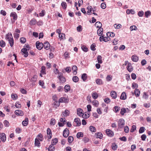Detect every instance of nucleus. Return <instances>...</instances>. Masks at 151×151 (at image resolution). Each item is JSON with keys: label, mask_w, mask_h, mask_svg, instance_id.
<instances>
[{"label": "nucleus", "mask_w": 151, "mask_h": 151, "mask_svg": "<svg viewBox=\"0 0 151 151\" xmlns=\"http://www.w3.org/2000/svg\"><path fill=\"white\" fill-rule=\"evenodd\" d=\"M59 37L60 39V40L61 41L62 40L65 39V35L63 33L59 34Z\"/></svg>", "instance_id": "412c9836"}, {"label": "nucleus", "mask_w": 151, "mask_h": 151, "mask_svg": "<svg viewBox=\"0 0 151 151\" xmlns=\"http://www.w3.org/2000/svg\"><path fill=\"white\" fill-rule=\"evenodd\" d=\"M74 126H79L81 125L80 120L78 118H76L74 120L73 123Z\"/></svg>", "instance_id": "20e7f679"}, {"label": "nucleus", "mask_w": 151, "mask_h": 151, "mask_svg": "<svg viewBox=\"0 0 151 151\" xmlns=\"http://www.w3.org/2000/svg\"><path fill=\"white\" fill-rule=\"evenodd\" d=\"M134 93L135 96L137 97L139 96L140 93V91L139 89L137 88L135 89Z\"/></svg>", "instance_id": "f3484780"}, {"label": "nucleus", "mask_w": 151, "mask_h": 151, "mask_svg": "<svg viewBox=\"0 0 151 151\" xmlns=\"http://www.w3.org/2000/svg\"><path fill=\"white\" fill-rule=\"evenodd\" d=\"M35 146L40 147V141L38 139H35Z\"/></svg>", "instance_id": "bb28decb"}, {"label": "nucleus", "mask_w": 151, "mask_h": 151, "mask_svg": "<svg viewBox=\"0 0 151 151\" xmlns=\"http://www.w3.org/2000/svg\"><path fill=\"white\" fill-rule=\"evenodd\" d=\"M97 60L99 63L101 64L102 63V57L101 55H99L98 56Z\"/></svg>", "instance_id": "ea45409f"}, {"label": "nucleus", "mask_w": 151, "mask_h": 151, "mask_svg": "<svg viewBox=\"0 0 151 151\" xmlns=\"http://www.w3.org/2000/svg\"><path fill=\"white\" fill-rule=\"evenodd\" d=\"M127 110H129L128 108H122L121 109L120 111V114L122 115H123L124 114L127 112Z\"/></svg>", "instance_id": "6ab92c4d"}, {"label": "nucleus", "mask_w": 151, "mask_h": 151, "mask_svg": "<svg viewBox=\"0 0 151 151\" xmlns=\"http://www.w3.org/2000/svg\"><path fill=\"white\" fill-rule=\"evenodd\" d=\"M62 114H63V115L64 116H67L69 114V111L67 110H66L64 112H63Z\"/></svg>", "instance_id": "6e6d98bb"}, {"label": "nucleus", "mask_w": 151, "mask_h": 151, "mask_svg": "<svg viewBox=\"0 0 151 151\" xmlns=\"http://www.w3.org/2000/svg\"><path fill=\"white\" fill-rule=\"evenodd\" d=\"M127 70L129 72H131L133 70V68L130 63H129L127 67Z\"/></svg>", "instance_id": "4468645a"}, {"label": "nucleus", "mask_w": 151, "mask_h": 151, "mask_svg": "<svg viewBox=\"0 0 151 151\" xmlns=\"http://www.w3.org/2000/svg\"><path fill=\"white\" fill-rule=\"evenodd\" d=\"M66 123V120L65 119H64L63 121V122L61 123L60 122H59L58 123V124L59 126L60 127H63L64 126V124H65Z\"/></svg>", "instance_id": "a18cd8bd"}, {"label": "nucleus", "mask_w": 151, "mask_h": 151, "mask_svg": "<svg viewBox=\"0 0 151 151\" xmlns=\"http://www.w3.org/2000/svg\"><path fill=\"white\" fill-rule=\"evenodd\" d=\"M6 39L9 42L10 46L12 47L14 45V41L11 34L8 33L6 35Z\"/></svg>", "instance_id": "f257e3e1"}, {"label": "nucleus", "mask_w": 151, "mask_h": 151, "mask_svg": "<svg viewBox=\"0 0 151 151\" xmlns=\"http://www.w3.org/2000/svg\"><path fill=\"white\" fill-rule=\"evenodd\" d=\"M61 5L64 9H66L67 7V5L65 2H63L61 4Z\"/></svg>", "instance_id": "680f3d73"}, {"label": "nucleus", "mask_w": 151, "mask_h": 151, "mask_svg": "<svg viewBox=\"0 0 151 151\" xmlns=\"http://www.w3.org/2000/svg\"><path fill=\"white\" fill-rule=\"evenodd\" d=\"M20 41L21 43H24L26 42V40L25 38L22 37L20 38Z\"/></svg>", "instance_id": "13d9d810"}, {"label": "nucleus", "mask_w": 151, "mask_h": 151, "mask_svg": "<svg viewBox=\"0 0 151 151\" xmlns=\"http://www.w3.org/2000/svg\"><path fill=\"white\" fill-rule=\"evenodd\" d=\"M126 95L125 93L123 92L122 93L120 98L121 99L124 100L126 99Z\"/></svg>", "instance_id": "4be33fe9"}, {"label": "nucleus", "mask_w": 151, "mask_h": 151, "mask_svg": "<svg viewBox=\"0 0 151 151\" xmlns=\"http://www.w3.org/2000/svg\"><path fill=\"white\" fill-rule=\"evenodd\" d=\"M97 138H99L101 139L103 137V134L101 132H98L97 133L95 134Z\"/></svg>", "instance_id": "c85d7f7f"}, {"label": "nucleus", "mask_w": 151, "mask_h": 151, "mask_svg": "<svg viewBox=\"0 0 151 151\" xmlns=\"http://www.w3.org/2000/svg\"><path fill=\"white\" fill-rule=\"evenodd\" d=\"M73 80L75 82H77L79 81V78L77 76H74L73 78Z\"/></svg>", "instance_id": "603ef678"}, {"label": "nucleus", "mask_w": 151, "mask_h": 151, "mask_svg": "<svg viewBox=\"0 0 151 151\" xmlns=\"http://www.w3.org/2000/svg\"><path fill=\"white\" fill-rule=\"evenodd\" d=\"M47 136L49 139H50L52 138V132L51 129L50 128H48L47 130Z\"/></svg>", "instance_id": "9d476101"}, {"label": "nucleus", "mask_w": 151, "mask_h": 151, "mask_svg": "<svg viewBox=\"0 0 151 151\" xmlns=\"http://www.w3.org/2000/svg\"><path fill=\"white\" fill-rule=\"evenodd\" d=\"M89 129L90 131L92 132H96V128L93 126H90L89 127Z\"/></svg>", "instance_id": "49530a36"}, {"label": "nucleus", "mask_w": 151, "mask_h": 151, "mask_svg": "<svg viewBox=\"0 0 151 151\" xmlns=\"http://www.w3.org/2000/svg\"><path fill=\"white\" fill-rule=\"evenodd\" d=\"M106 35L109 37H113L115 36V34L113 32H108L107 33Z\"/></svg>", "instance_id": "72a5a7b5"}, {"label": "nucleus", "mask_w": 151, "mask_h": 151, "mask_svg": "<svg viewBox=\"0 0 151 151\" xmlns=\"http://www.w3.org/2000/svg\"><path fill=\"white\" fill-rule=\"evenodd\" d=\"M92 98L94 99H96L98 97V93L96 92H93L91 94Z\"/></svg>", "instance_id": "a878e982"}, {"label": "nucleus", "mask_w": 151, "mask_h": 151, "mask_svg": "<svg viewBox=\"0 0 151 151\" xmlns=\"http://www.w3.org/2000/svg\"><path fill=\"white\" fill-rule=\"evenodd\" d=\"M96 45L95 44H92L91 46V49L93 51H94L96 50L95 48Z\"/></svg>", "instance_id": "338daca9"}, {"label": "nucleus", "mask_w": 151, "mask_h": 151, "mask_svg": "<svg viewBox=\"0 0 151 151\" xmlns=\"http://www.w3.org/2000/svg\"><path fill=\"white\" fill-rule=\"evenodd\" d=\"M110 95L114 99H116V92L112 91L110 92Z\"/></svg>", "instance_id": "a211bd4d"}, {"label": "nucleus", "mask_w": 151, "mask_h": 151, "mask_svg": "<svg viewBox=\"0 0 151 151\" xmlns=\"http://www.w3.org/2000/svg\"><path fill=\"white\" fill-rule=\"evenodd\" d=\"M21 51L22 52V55H24V56L26 57H27L28 55V53L27 52V49L26 48H24L22 49Z\"/></svg>", "instance_id": "0eeeda50"}, {"label": "nucleus", "mask_w": 151, "mask_h": 151, "mask_svg": "<svg viewBox=\"0 0 151 151\" xmlns=\"http://www.w3.org/2000/svg\"><path fill=\"white\" fill-rule=\"evenodd\" d=\"M104 41L105 42H107V41L110 40L111 39L109 37V36L104 37Z\"/></svg>", "instance_id": "e2e57ef3"}, {"label": "nucleus", "mask_w": 151, "mask_h": 151, "mask_svg": "<svg viewBox=\"0 0 151 151\" xmlns=\"http://www.w3.org/2000/svg\"><path fill=\"white\" fill-rule=\"evenodd\" d=\"M81 78L83 81H85L87 78L86 74V73L83 74L81 76Z\"/></svg>", "instance_id": "58836bf2"}, {"label": "nucleus", "mask_w": 151, "mask_h": 151, "mask_svg": "<svg viewBox=\"0 0 151 151\" xmlns=\"http://www.w3.org/2000/svg\"><path fill=\"white\" fill-rule=\"evenodd\" d=\"M50 44L48 42H44L43 45V47L46 50L49 49L50 48Z\"/></svg>", "instance_id": "f8f14e48"}, {"label": "nucleus", "mask_w": 151, "mask_h": 151, "mask_svg": "<svg viewBox=\"0 0 151 151\" xmlns=\"http://www.w3.org/2000/svg\"><path fill=\"white\" fill-rule=\"evenodd\" d=\"M43 136L42 135L40 134L37 136V138L36 139H38V140L40 141H42L43 140Z\"/></svg>", "instance_id": "c9c22d12"}, {"label": "nucleus", "mask_w": 151, "mask_h": 151, "mask_svg": "<svg viewBox=\"0 0 151 151\" xmlns=\"http://www.w3.org/2000/svg\"><path fill=\"white\" fill-rule=\"evenodd\" d=\"M69 134V130L67 128H66L64 130L63 132V136L65 137H67L68 136Z\"/></svg>", "instance_id": "9b49d317"}, {"label": "nucleus", "mask_w": 151, "mask_h": 151, "mask_svg": "<svg viewBox=\"0 0 151 151\" xmlns=\"http://www.w3.org/2000/svg\"><path fill=\"white\" fill-rule=\"evenodd\" d=\"M93 105L97 107H98L99 105V102L96 100H94L92 102Z\"/></svg>", "instance_id": "cd10ccee"}, {"label": "nucleus", "mask_w": 151, "mask_h": 151, "mask_svg": "<svg viewBox=\"0 0 151 151\" xmlns=\"http://www.w3.org/2000/svg\"><path fill=\"white\" fill-rule=\"evenodd\" d=\"M58 78L62 83H64L65 81V78L63 76L62 73L59 74V76H58Z\"/></svg>", "instance_id": "423d86ee"}, {"label": "nucleus", "mask_w": 151, "mask_h": 151, "mask_svg": "<svg viewBox=\"0 0 151 151\" xmlns=\"http://www.w3.org/2000/svg\"><path fill=\"white\" fill-rule=\"evenodd\" d=\"M103 32V29L101 27L99 28V29L97 31V33L98 35L101 36Z\"/></svg>", "instance_id": "393cba45"}, {"label": "nucleus", "mask_w": 151, "mask_h": 151, "mask_svg": "<svg viewBox=\"0 0 151 151\" xmlns=\"http://www.w3.org/2000/svg\"><path fill=\"white\" fill-rule=\"evenodd\" d=\"M137 29V27L135 25L131 26L130 27V29L131 31L136 30Z\"/></svg>", "instance_id": "c03bdc74"}, {"label": "nucleus", "mask_w": 151, "mask_h": 151, "mask_svg": "<svg viewBox=\"0 0 151 151\" xmlns=\"http://www.w3.org/2000/svg\"><path fill=\"white\" fill-rule=\"evenodd\" d=\"M28 123V118H25V120L24 121H23L22 122V124L24 126H27Z\"/></svg>", "instance_id": "aec40b11"}, {"label": "nucleus", "mask_w": 151, "mask_h": 151, "mask_svg": "<svg viewBox=\"0 0 151 151\" xmlns=\"http://www.w3.org/2000/svg\"><path fill=\"white\" fill-rule=\"evenodd\" d=\"M88 11L87 12V13L88 14L90 15L91 13V11L92 9V6H88L87 7Z\"/></svg>", "instance_id": "c756f323"}, {"label": "nucleus", "mask_w": 151, "mask_h": 151, "mask_svg": "<svg viewBox=\"0 0 151 151\" xmlns=\"http://www.w3.org/2000/svg\"><path fill=\"white\" fill-rule=\"evenodd\" d=\"M112 79V76L110 75H108L106 78V79L108 81H110Z\"/></svg>", "instance_id": "052dcab7"}, {"label": "nucleus", "mask_w": 151, "mask_h": 151, "mask_svg": "<svg viewBox=\"0 0 151 151\" xmlns=\"http://www.w3.org/2000/svg\"><path fill=\"white\" fill-rule=\"evenodd\" d=\"M58 142V139L56 138H55L52 140L51 142V145H55Z\"/></svg>", "instance_id": "2f4dec72"}, {"label": "nucleus", "mask_w": 151, "mask_h": 151, "mask_svg": "<svg viewBox=\"0 0 151 151\" xmlns=\"http://www.w3.org/2000/svg\"><path fill=\"white\" fill-rule=\"evenodd\" d=\"M95 26L97 28H100L102 26V24L100 22H97L95 23Z\"/></svg>", "instance_id": "e433bc0d"}, {"label": "nucleus", "mask_w": 151, "mask_h": 151, "mask_svg": "<svg viewBox=\"0 0 151 151\" xmlns=\"http://www.w3.org/2000/svg\"><path fill=\"white\" fill-rule=\"evenodd\" d=\"M6 43L4 40H1L0 42V46L2 47H3L5 46Z\"/></svg>", "instance_id": "37998d69"}, {"label": "nucleus", "mask_w": 151, "mask_h": 151, "mask_svg": "<svg viewBox=\"0 0 151 151\" xmlns=\"http://www.w3.org/2000/svg\"><path fill=\"white\" fill-rule=\"evenodd\" d=\"M12 98L13 100H16L18 98V96L16 94L12 93L11 95Z\"/></svg>", "instance_id": "5fc2aeb1"}, {"label": "nucleus", "mask_w": 151, "mask_h": 151, "mask_svg": "<svg viewBox=\"0 0 151 151\" xmlns=\"http://www.w3.org/2000/svg\"><path fill=\"white\" fill-rule=\"evenodd\" d=\"M77 70V67L76 65H73L72 68V70L73 71V73L74 75L77 73L76 70Z\"/></svg>", "instance_id": "473e14b6"}, {"label": "nucleus", "mask_w": 151, "mask_h": 151, "mask_svg": "<svg viewBox=\"0 0 151 151\" xmlns=\"http://www.w3.org/2000/svg\"><path fill=\"white\" fill-rule=\"evenodd\" d=\"M145 128L144 127H141L139 130V132L140 133H142L145 131Z\"/></svg>", "instance_id": "bf43d9fd"}, {"label": "nucleus", "mask_w": 151, "mask_h": 151, "mask_svg": "<svg viewBox=\"0 0 151 151\" xmlns=\"http://www.w3.org/2000/svg\"><path fill=\"white\" fill-rule=\"evenodd\" d=\"M55 120L54 119H52L50 121V124L52 125H54L55 124Z\"/></svg>", "instance_id": "0e129e2a"}, {"label": "nucleus", "mask_w": 151, "mask_h": 151, "mask_svg": "<svg viewBox=\"0 0 151 151\" xmlns=\"http://www.w3.org/2000/svg\"><path fill=\"white\" fill-rule=\"evenodd\" d=\"M36 22H37L36 20L34 19H33L31 20V21L30 22L29 24H30L32 25H34L36 24Z\"/></svg>", "instance_id": "a19ab883"}, {"label": "nucleus", "mask_w": 151, "mask_h": 151, "mask_svg": "<svg viewBox=\"0 0 151 151\" xmlns=\"http://www.w3.org/2000/svg\"><path fill=\"white\" fill-rule=\"evenodd\" d=\"M106 134L109 136H112L113 135L112 132L109 129H106Z\"/></svg>", "instance_id": "dca6fc26"}, {"label": "nucleus", "mask_w": 151, "mask_h": 151, "mask_svg": "<svg viewBox=\"0 0 151 151\" xmlns=\"http://www.w3.org/2000/svg\"><path fill=\"white\" fill-rule=\"evenodd\" d=\"M96 82L97 84L99 85H102L103 83L102 80L99 79H96Z\"/></svg>", "instance_id": "79ce46f5"}, {"label": "nucleus", "mask_w": 151, "mask_h": 151, "mask_svg": "<svg viewBox=\"0 0 151 151\" xmlns=\"http://www.w3.org/2000/svg\"><path fill=\"white\" fill-rule=\"evenodd\" d=\"M144 15V12L142 11H139L138 13V15L140 17H142Z\"/></svg>", "instance_id": "774afa93"}, {"label": "nucleus", "mask_w": 151, "mask_h": 151, "mask_svg": "<svg viewBox=\"0 0 151 151\" xmlns=\"http://www.w3.org/2000/svg\"><path fill=\"white\" fill-rule=\"evenodd\" d=\"M150 15H151V13L149 11H147L145 12V16L147 18H148Z\"/></svg>", "instance_id": "3c124183"}, {"label": "nucleus", "mask_w": 151, "mask_h": 151, "mask_svg": "<svg viewBox=\"0 0 151 151\" xmlns=\"http://www.w3.org/2000/svg\"><path fill=\"white\" fill-rule=\"evenodd\" d=\"M73 140V138L72 136H70L68 138V142L70 143H72Z\"/></svg>", "instance_id": "4d7b16f0"}, {"label": "nucleus", "mask_w": 151, "mask_h": 151, "mask_svg": "<svg viewBox=\"0 0 151 151\" xmlns=\"http://www.w3.org/2000/svg\"><path fill=\"white\" fill-rule=\"evenodd\" d=\"M125 121L123 119H119L118 122V127L119 129L122 128L125 125Z\"/></svg>", "instance_id": "f03ea898"}, {"label": "nucleus", "mask_w": 151, "mask_h": 151, "mask_svg": "<svg viewBox=\"0 0 151 151\" xmlns=\"http://www.w3.org/2000/svg\"><path fill=\"white\" fill-rule=\"evenodd\" d=\"M112 149L114 150H116L117 148V146L115 143H113L111 145Z\"/></svg>", "instance_id": "09e8293b"}, {"label": "nucleus", "mask_w": 151, "mask_h": 151, "mask_svg": "<svg viewBox=\"0 0 151 151\" xmlns=\"http://www.w3.org/2000/svg\"><path fill=\"white\" fill-rule=\"evenodd\" d=\"M64 89L65 92H68L70 89V85H66L64 87Z\"/></svg>", "instance_id": "f704fd0d"}, {"label": "nucleus", "mask_w": 151, "mask_h": 151, "mask_svg": "<svg viewBox=\"0 0 151 151\" xmlns=\"http://www.w3.org/2000/svg\"><path fill=\"white\" fill-rule=\"evenodd\" d=\"M14 113L17 116H22L24 115L23 111L20 110H16Z\"/></svg>", "instance_id": "1a4fd4ad"}, {"label": "nucleus", "mask_w": 151, "mask_h": 151, "mask_svg": "<svg viewBox=\"0 0 151 151\" xmlns=\"http://www.w3.org/2000/svg\"><path fill=\"white\" fill-rule=\"evenodd\" d=\"M114 26L116 29H118L121 28L122 27V25L120 24H119L118 25L115 24H114Z\"/></svg>", "instance_id": "69168bd1"}, {"label": "nucleus", "mask_w": 151, "mask_h": 151, "mask_svg": "<svg viewBox=\"0 0 151 151\" xmlns=\"http://www.w3.org/2000/svg\"><path fill=\"white\" fill-rule=\"evenodd\" d=\"M132 60L133 61L136 62L138 60V58L136 55H134L132 56Z\"/></svg>", "instance_id": "b1692460"}, {"label": "nucleus", "mask_w": 151, "mask_h": 151, "mask_svg": "<svg viewBox=\"0 0 151 151\" xmlns=\"http://www.w3.org/2000/svg\"><path fill=\"white\" fill-rule=\"evenodd\" d=\"M83 110L81 108H78L77 110V114L80 116H82L83 114Z\"/></svg>", "instance_id": "2eb2a0df"}, {"label": "nucleus", "mask_w": 151, "mask_h": 151, "mask_svg": "<svg viewBox=\"0 0 151 151\" xmlns=\"http://www.w3.org/2000/svg\"><path fill=\"white\" fill-rule=\"evenodd\" d=\"M69 101L68 99L65 97H61L59 100L58 104L57 105V106H59L60 103H68Z\"/></svg>", "instance_id": "7ed1b4c3"}, {"label": "nucleus", "mask_w": 151, "mask_h": 151, "mask_svg": "<svg viewBox=\"0 0 151 151\" xmlns=\"http://www.w3.org/2000/svg\"><path fill=\"white\" fill-rule=\"evenodd\" d=\"M82 116V118L84 119H87L89 116V114L86 112L84 114H83Z\"/></svg>", "instance_id": "7c9ffc66"}, {"label": "nucleus", "mask_w": 151, "mask_h": 151, "mask_svg": "<svg viewBox=\"0 0 151 151\" xmlns=\"http://www.w3.org/2000/svg\"><path fill=\"white\" fill-rule=\"evenodd\" d=\"M37 77H38L37 76L35 75L31 78H29V80L31 82H35L37 81Z\"/></svg>", "instance_id": "ddd939ff"}, {"label": "nucleus", "mask_w": 151, "mask_h": 151, "mask_svg": "<svg viewBox=\"0 0 151 151\" xmlns=\"http://www.w3.org/2000/svg\"><path fill=\"white\" fill-rule=\"evenodd\" d=\"M78 138H79L81 137H82L83 136V134L81 132H79L77 133L76 135Z\"/></svg>", "instance_id": "8fccbe9b"}, {"label": "nucleus", "mask_w": 151, "mask_h": 151, "mask_svg": "<svg viewBox=\"0 0 151 151\" xmlns=\"http://www.w3.org/2000/svg\"><path fill=\"white\" fill-rule=\"evenodd\" d=\"M120 107L117 106H116L113 108V110L115 112L117 113L120 110Z\"/></svg>", "instance_id": "5701e85b"}, {"label": "nucleus", "mask_w": 151, "mask_h": 151, "mask_svg": "<svg viewBox=\"0 0 151 151\" xmlns=\"http://www.w3.org/2000/svg\"><path fill=\"white\" fill-rule=\"evenodd\" d=\"M45 66H42L41 67V73L42 74H45Z\"/></svg>", "instance_id": "864d4df0"}, {"label": "nucleus", "mask_w": 151, "mask_h": 151, "mask_svg": "<svg viewBox=\"0 0 151 151\" xmlns=\"http://www.w3.org/2000/svg\"><path fill=\"white\" fill-rule=\"evenodd\" d=\"M0 138L2 142H4L6 139V135L4 133H0Z\"/></svg>", "instance_id": "6e6552de"}, {"label": "nucleus", "mask_w": 151, "mask_h": 151, "mask_svg": "<svg viewBox=\"0 0 151 151\" xmlns=\"http://www.w3.org/2000/svg\"><path fill=\"white\" fill-rule=\"evenodd\" d=\"M36 45L37 48L39 50L42 49L43 47V44L42 42L37 41L36 42Z\"/></svg>", "instance_id": "39448f33"}, {"label": "nucleus", "mask_w": 151, "mask_h": 151, "mask_svg": "<svg viewBox=\"0 0 151 151\" xmlns=\"http://www.w3.org/2000/svg\"><path fill=\"white\" fill-rule=\"evenodd\" d=\"M51 144L48 147V150L49 151H53L55 149L54 147Z\"/></svg>", "instance_id": "de8ad7c7"}, {"label": "nucleus", "mask_w": 151, "mask_h": 151, "mask_svg": "<svg viewBox=\"0 0 151 151\" xmlns=\"http://www.w3.org/2000/svg\"><path fill=\"white\" fill-rule=\"evenodd\" d=\"M10 16L12 17H13L14 19H16L17 16L16 13L15 12H12L11 13Z\"/></svg>", "instance_id": "4c0bfd02"}]
</instances>
